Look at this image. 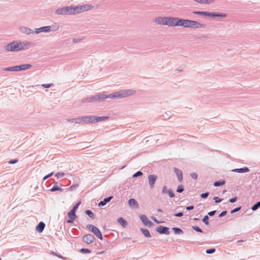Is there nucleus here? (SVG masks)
<instances>
[{
	"label": "nucleus",
	"mask_w": 260,
	"mask_h": 260,
	"mask_svg": "<svg viewBox=\"0 0 260 260\" xmlns=\"http://www.w3.org/2000/svg\"><path fill=\"white\" fill-rule=\"evenodd\" d=\"M168 193L171 198H173L174 197V193L171 189L168 190Z\"/></svg>",
	"instance_id": "obj_40"
},
{
	"label": "nucleus",
	"mask_w": 260,
	"mask_h": 260,
	"mask_svg": "<svg viewBox=\"0 0 260 260\" xmlns=\"http://www.w3.org/2000/svg\"><path fill=\"white\" fill-rule=\"evenodd\" d=\"M85 213L87 215H88L90 217L93 218L94 215L92 212L91 210H87L85 211Z\"/></svg>",
	"instance_id": "obj_31"
},
{
	"label": "nucleus",
	"mask_w": 260,
	"mask_h": 260,
	"mask_svg": "<svg viewBox=\"0 0 260 260\" xmlns=\"http://www.w3.org/2000/svg\"><path fill=\"white\" fill-rule=\"evenodd\" d=\"M226 211H222L219 215V217H222L223 216H224L226 214Z\"/></svg>",
	"instance_id": "obj_52"
},
{
	"label": "nucleus",
	"mask_w": 260,
	"mask_h": 260,
	"mask_svg": "<svg viewBox=\"0 0 260 260\" xmlns=\"http://www.w3.org/2000/svg\"><path fill=\"white\" fill-rule=\"evenodd\" d=\"M112 198H113L112 197H108L104 200V202L105 203H107L110 202L111 201V200L112 199Z\"/></svg>",
	"instance_id": "obj_43"
},
{
	"label": "nucleus",
	"mask_w": 260,
	"mask_h": 260,
	"mask_svg": "<svg viewBox=\"0 0 260 260\" xmlns=\"http://www.w3.org/2000/svg\"><path fill=\"white\" fill-rule=\"evenodd\" d=\"M184 190V187L182 185H179L178 186L177 192H182Z\"/></svg>",
	"instance_id": "obj_30"
},
{
	"label": "nucleus",
	"mask_w": 260,
	"mask_h": 260,
	"mask_svg": "<svg viewBox=\"0 0 260 260\" xmlns=\"http://www.w3.org/2000/svg\"><path fill=\"white\" fill-rule=\"evenodd\" d=\"M106 203H105V202H104V201H101V202H100L99 203V206H104L105 205H106Z\"/></svg>",
	"instance_id": "obj_55"
},
{
	"label": "nucleus",
	"mask_w": 260,
	"mask_h": 260,
	"mask_svg": "<svg viewBox=\"0 0 260 260\" xmlns=\"http://www.w3.org/2000/svg\"><path fill=\"white\" fill-rule=\"evenodd\" d=\"M140 219L143 222V224L145 225L152 226V223L151 221H150L148 218L144 215H142L140 216Z\"/></svg>",
	"instance_id": "obj_17"
},
{
	"label": "nucleus",
	"mask_w": 260,
	"mask_h": 260,
	"mask_svg": "<svg viewBox=\"0 0 260 260\" xmlns=\"http://www.w3.org/2000/svg\"><path fill=\"white\" fill-rule=\"evenodd\" d=\"M174 171L175 173H176V175L178 177V179L179 181V182H182L183 180V176H182V173L181 170L179 169L174 168Z\"/></svg>",
	"instance_id": "obj_20"
},
{
	"label": "nucleus",
	"mask_w": 260,
	"mask_h": 260,
	"mask_svg": "<svg viewBox=\"0 0 260 260\" xmlns=\"http://www.w3.org/2000/svg\"><path fill=\"white\" fill-rule=\"evenodd\" d=\"M19 30L21 33L26 34L27 35L34 34L35 32V31L31 29L24 26L19 27Z\"/></svg>",
	"instance_id": "obj_11"
},
{
	"label": "nucleus",
	"mask_w": 260,
	"mask_h": 260,
	"mask_svg": "<svg viewBox=\"0 0 260 260\" xmlns=\"http://www.w3.org/2000/svg\"><path fill=\"white\" fill-rule=\"evenodd\" d=\"M158 211H159V212H161L162 211H161V209H158Z\"/></svg>",
	"instance_id": "obj_63"
},
{
	"label": "nucleus",
	"mask_w": 260,
	"mask_h": 260,
	"mask_svg": "<svg viewBox=\"0 0 260 260\" xmlns=\"http://www.w3.org/2000/svg\"><path fill=\"white\" fill-rule=\"evenodd\" d=\"M208 219L209 217L207 215H206L204 216V217L203 219V221L206 224L208 225L209 222H208Z\"/></svg>",
	"instance_id": "obj_34"
},
{
	"label": "nucleus",
	"mask_w": 260,
	"mask_h": 260,
	"mask_svg": "<svg viewBox=\"0 0 260 260\" xmlns=\"http://www.w3.org/2000/svg\"><path fill=\"white\" fill-rule=\"evenodd\" d=\"M81 252H86V253H90V250L88 249H81Z\"/></svg>",
	"instance_id": "obj_51"
},
{
	"label": "nucleus",
	"mask_w": 260,
	"mask_h": 260,
	"mask_svg": "<svg viewBox=\"0 0 260 260\" xmlns=\"http://www.w3.org/2000/svg\"><path fill=\"white\" fill-rule=\"evenodd\" d=\"M193 14L203 15L205 16L208 17H219L221 18H225L227 16V14L226 13H219L217 12H209L206 11H194L193 12Z\"/></svg>",
	"instance_id": "obj_4"
},
{
	"label": "nucleus",
	"mask_w": 260,
	"mask_h": 260,
	"mask_svg": "<svg viewBox=\"0 0 260 260\" xmlns=\"http://www.w3.org/2000/svg\"><path fill=\"white\" fill-rule=\"evenodd\" d=\"M68 216L70 218V220H68V222L69 223H72L73 222V220L76 218V216L75 215V212H74L73 211H71L68 213Z\"/></svg>",
	"instance_id": "obj_23"
},
{
	"label": "nucleus",
	"mask_w": 260,
	"mask_h": 260,
	"mask_svg": "<svg viewBox=\"0 0 260 260\" xmlns=\"http://www.w3.org/2000/svg\"><path fill=\"white\" fill-rule=\"evenodd\" d=\"M135 93V91L133 89H123L118 91L116 92L106 95L105 94H97L94 96L85 98L82 99L83 103H91L93 102L104 101L106 99H121L132 95Z\"/></svg>",
	"instance_id": "obj_1"
},
{
	"label": "nucleus",
	"mask_w": 260,
	"mask_h": 260,
	"mask_svg": "<svg viewBox=\"0 0 260 260\" xmlns=\"http://www.w3.org/2000/svg\"><path fill=\"white\" fill-rule=\"evenodd\" d=\"M208 195H209V193L208 192H206V193H202L201 195V197L202 198H207L208 196Z\"/></svg>",
	"instance_id": "obj_46"
},
{
	"label": "nucleus",
	"mask_w": 260,
	"mask_h": 260,
	"mask_svg": "<svg viewBox=\"0 0 260 260\" xmlns=\"http://www.w3.org/2000/svg\"><path fill=\"white\" fill-rule=\"evenodd\" d=\"M215 212H216V211H211L208 213V215H209L210 216H213L215 214Z\"/></svg>",
	"instance_id": "obj_59"
},
{
	"label": "nucleus",
	"mask_w": 260,
	"mask_h": 260,
	"mask_svg": "<svg viewBox=\"0 0 260 260\" xmlns=\"http://www.w3.org/2000/svg\"><path fill=\"white\" fill-rule=\"evenodd\" d=\"M53 174V173L52 172L50 174H49L48 175L45 176L44 178H43V180H45L46 179H47V178H48L49 177H51L52 175Z\"/></svg>",
	"instance_id": "obj_45"
},
{
	"label": "nucleus",
	"mask_w": 260,
	"mask_h": 260,
	"mask_svg": "<svg viewBox=\"0 0 260 260\" xmlns=\"http://www.w3.org/2000/svg\"><path fill=\"white\" fill-rule=\"evenodd\" d=\"M48 28H50V29L49 30V32H50L51 31H55L59 29V25L58 24L54 23V24H52L51 25L48 26Z\"/></svg>",
	"instance_id": "obj_22"
},
{
	"label": "nucleus",
	"mask_w": 260,
	"mask_h": 260,
	"mask_svg": "<svg viewBox=\"0 0 260 260\" xmlns=\"http://www.w3.org/2000/svg\"><path fill=\"white\" fill-rule=\"evenodd\" d=\"M224 184H225V181H221L215 182L214 183V185L215 186H219L223 185Z\"/></svg>",
	"instance_id": "obj_29"
},
{
	"label": "nucleus",
	"mask_w": 260,
	"mask_h": 260,
	"mask_svg": "<svg viewBox=\"0 0 260 260\" xmlns=\"http://www.w3.org/2000/svg\"><path fill=\"white\" fill-rule=\"evenodd\" d=\"M240 207L236 208L233 209V210H232L231 211V213H234L235 212H238V211L240 210Z\"/></svg>",
	"instance_id": "obj_47"
},
{
	"label": "nucleus",
	"mask_w": 260,
	"mask_h": 260,
	"mask_svg": "<svg viewBox=\"0 0 260 260\" xmlns=\"http://www.w3.org/2000/svg\"><path fill=\"white\" fill-rule=\"evenodd\" d=\"M154 222H155L156 223H162L163 222L161 221V222H159L157 220V219H156L155 217L152 216L151 217V218Z\"/></svg>",
	"instance_id": "obj_50"
},
{
	"label": "nucleus",
	"mask_w": 260,
	"mask_h": 260,
	"mask_svg": "<svg viewBox=\"0 0 260 260\" xmlns=\"http://www.w3.org/2000/svg\"><path fill=\"white\" fill-rule=\"evenodd\" d=\"M79 41H80V40H79V39H77V38H74V39H73V42L74 43H77V42H78Z\"/></svg>",
	"instance_id": "obj_60"
},
{
	"label": "nucleus",
	"mask_w": 260,
	"mask_h": 260,
	"mask_svg": "<svg viewBox=\"0 0 260 260\" xmlns=\"http://www.w3.org/2000/svg\"><path fill=\"white\" fill-rule=\"evenodd\" d=\"M75 7L76 9V14H79L82 12L91 10L94 8V7L90 4L78 5L75 6Z\"/></svg>",
	"instance_id": "obj_8"
},
{
	"label": "nucleus",
	"mask_w": 260,
	"mask_h": 260,
	"mask_svg": "<svg viewBox=\"0 0 260 260\" xmlns=\"http://www.w3.org/2000/svg\"><path fill=\"white\" fill-rule=\"evenodd\" d=\"M191 176L192 178L197 179L198 177V175L196 173H192V174H191Z\"/></svg>",
	"instance_id": "obj_44"
},
{
	"label": "nucleus",
	"mask_w": 260,
	"mask_h": 260,
	"mask_svg": "<svg viewBox=\"0 0 260 260\" xmlns=\"http://www.w3.org/2000/svg\"><path fill=\"white\" fill-rule=\"evenodd\" d=\"M50 28H48V26H42L40 28H35V32L37 34H38L40 32H49V30Z\"/></svg>",
	"instance_id": "obj_18"
},
{
	"label": "nucleus",
	"mask_w": 260,
	"mask_h": 260,
	"mask_svg": "<svg viewBox=\"0 0 260 260\" xmlns=\"http://www.w3.org/2000/svg\"><path fill=\"white\" fill-rule=\"evenodd\" d=\"M0 260H1V258L0 257Z\"/></svg>",
	"instance_id": "obj_64"
},
{
	"label": "nucleus",
	"mask_w": 260,
	"mask_h": 260,
	"mask_svg": "<svg viewBox=\"0 0 260 260\" xmlns=\"http://www.w3.org/2000/svg\"><path fill=\"white\" fill-rule=\"evenodd\" d=\"M3 70L5 71H10V72L15 71L14 66L4 68V69H3Z\"/></svg>",
	"instance_id": "obj_33"
},
{
	"label": "nucleus",
	"mask_w": 260,
	"mask_h": 260,
	"mask_svg": "<svg viewBox=\"0 0 260 260\" xmlns=\"http://www.w3.org/2000/svg\"><path fill=\"white\" fill-rule=\"evenodd\" d=\"M232 171L238 173H243L248 172L249 171V170L247 167H245L243 168L233 169Z\"/></svg>",
	"instance_id": "obj_21"
},
{
	"label": "nucleus",
	"mask_w": 260,
	"mask_h": 260,
	"mask_svg": "<svg viewBox=\"0 0 260 260\" xmlns=\"http://www.w3.org/2000/svg\"><path fill=\"white\" fill-rule=\"evenodd\" d=\"M173 230L174 231V233L176 234H180L183 233V231L182 230L177 228H173Z\"/></svg>",
	"instance_id": "obj_28"
},
{
	"label": "nucleus",
	"mask_w": 260,
	"mask_h": 260,
	"mask_svg": "<svg viewBox=\"0 0 260 260\" xmlns=\"http://www.w3.org/2000/svg\"><path fill=\"white\" fill-rule=\"evenodd\" d=\"M186 19L176 17L175 26H181L185 28Z\"/></svg>",
	"instance_id": "obj_13"
},
{
	"label": "nucleus",
	"mask_w": 260,
	"mask_h": 260,
	"mask_svg": "<svg viewBox=\"0 0 260 260\" xmlns=\"http://www.w3.org/2000/svg\"><path fill=\"white\" fill-rule=\"evenodd\" d=\"M153 21L157 24L166 25V17H157L153 19Z\"/></svg>",
	"instance_id": "obj_10"
},
{
	"label": "nucleus",
	"mask_w": 260,
	"mask_h": 260,
	"mask_svg": "<svg viewBox=\"0 0 260 260\" xmlns=\"http://www.w3.org/2000/svg\"><path fill=\"white\" fill-rule=\"evenodd\" d=\"M17 162H18V160L17 159H15L14 160H10V161H9V164H13L16 163Z\"/></svg>",
	"instance_id": "obj_54"
},
{
	"label": "nucleus",
	"mask_w": 260,
	"mask_h": 260,
	"mask_svg": "<svg viewBox=\"0 0 260 260\" xmlns=\"http://www.w3.org/2000/svg\"><path fill=\"white\" fill-rule=\"evenodd\" d=\"M78 208V207L77 206L75 205L71 210L73 211L74 212H76V210H77Z\"/></svg>",
	"instance_id": "obj_57"
},
{
	"label": "nucleus",
	"mask_w": 260,
	"mask_h": 260,
	"mask_svg": "<svg viewBox=\"0 0 260 260\" xmlns=\"http://www.w3.org/2000/svg\"><path fill=\"white\" fill-rule=\"evenodd\" d=\"M215 251V249L212 248V249H207L206 252L208 254H211V253H214Z\"/></svg>",
	"instance_id": "obj_39"
},
{
	"label": "nucleus",
	"mask_w": 260,
	"mask_h": 260,
	"mask_svg": "<svg viewBox=\"0 0 260 260\" xmlns=\"http://www.w3.org/2000/svg\"><path fill=\"white\" fill-rule=\"evenodd\" d=\"M64 174L63 173H58L56 174L57 177H61L63 176Z\"/></svg>",
	"instance_id": "obj_48"
},
{
	"label": "nucleus",
	"mask_w": 260,
	"mask_h": 260,
	"mask_svg": "<svg viewBox=\"0 0 260 260\" xmlns=\"http://www.w3.org/2000/svg\"><path fill=\"white\" fill-rule=\"evenodd\" d=\"M31 67V65L30 64H23L20 66H14V69L15 72H18L27 70L30 68Z\"/></svg>",
	"instance_id": "obj_12"
},
{
	"label": "nucleus",
	"mask_w": 260,
	"mask_h": 260,
	"mask_svg": "<svg viewBox=\"0 0 260 260\" xmlns=\"http://www.w3.org/2000/svg\"><path fill=\"white\" fill-rule=\"evenodd\" d=\"M5 49L7 51L18 52L19 47L18 41L11 42L5 46Z\"/></svg>",
	"instance_id": "obj_7"
},
{
	"label": "nucleus",
	"mask_w": 260,
	"mask_h": 260,
	"mask_svg": "<svg viewBox=\"0 0 260 260\" xmlns=\"http://www.w3.org/2000/svg\"><path fill=\"white\" fill-rule=\"evenodd\" d=\"M192 229L195 230L197 232H200V233H202V230L198 226H193L192 227Z\"/></svg>",
	"instance_id": "obj_38"
},
{
	"label": "nucleus",
	"mask_w": 260,
	"mask_h": 260,
	"mask_svg": "<svg viewBox=\"0 0 260 260\" xmlns=\"http://www.w3.org/2000/svg\"><path fill=\"white\" fill-rule=\"evenodd\" d=\"M128 204L130 206H134L136 207H138V204L136 200L134 199H131L128 201Z\"/></svg>",
	"instance_id": "obj_25"
},
{
	"label": "nucleus",
	"mask_w": 260,
	"mask_h": 260,
	"mask_svg": "<svg viewBox=\"0 0 260 260\" xmlns=\"http://www.w3.org/2000/svg\"><path fill=\"white\" fill-rule=\"evenodd\" d=\"M215 2V0H204V4H210Z\"/></svg>",
	"instance_id": "obj_37"
},
{
	"label": "nucleus",
	"mask_w": 260,
	"mask_h": 260,
	"mask_svg": "<svg viewBox=\"0 0 260 260\" xmlns=\"http://www.w3.org/2000/svg\"><path fill=\"white\" fill-rule=\"evenodd\" d=\"M259 207H260V201L257 202L256 204L253 205L252 207V210L253 211L256 210Z\"/></svg>",
	"instance_id": "obj_32"
},
{
	"label": "nucleus",
	"mask_w": 260,
	"mask_h": 260,
	"mask_svg": "<svg viewBox=\"0 0 260 260\" xmlns=\"http://www.w3.org/2000/svg\"><path fill=\"white\" fill-rule=\"evenodd\" d=\"M94 237L91 234H87L83 237V241L89 244L93 242Z\"/></svg>",
	"instance_id": "obj_16"
},
{
	"label": "nucleus",
	"mask_w": 260,
	"mask_h": 260,
	"mask_svg": "<svg viewBox=\"0 0 260 260\" xmlns=\"http://www.w3.org/2000/svg\"><path fill=\"white\" fill-rule=\"evenodd\" d=\"M185 28H205L206 24L201 23L198 21L186 19Z\"/></svg>",
	"instance_id": "obj_5"
},
{
	"label": "nucleus",
	"mask_w": 260,
	"mask_h": 260,
	"mask_svg": "<svg viewBox=\"0 0 260 260\" xmlns=\"http://www.w3.org/2000/svg\"><path fill=\"white\" fill-rule=\"evenodd\" d=\"M166 25L171 27H175V23L176 22V17L167 16L166 17Z\"/></svg>",
	"instance_id": "obj_15"
},
{
	"label": "nucleus",
	"mask_w": 260,
	"mask_h": 260,
	"mask_svg": "<svg viewBox=\"0 0 260 260\" xmlns=\"http://www.w3.org/2000/svg\"><path fill=\"white\" fill-rule=\"evenodd\" d=\"M87 228L89 229L92 233H93L94 235L100 240L103 239L102 233L98 228L92 224L87 225Z\"/></svg>",
	"instance_id": "obj_9"
},
{
	"label": "nucleus",
	"mask_w": 260,
	"mask_h": 260,
	"mask_svg": "<svg viewBox=\"0 0 260 260\" xmlns=\"http://www.w3.org/2000/svg\"><path fill=\"white\" fill-rule=\"evenodd\" d=\"M214 200H215V202L216 203H218L222 201V199H220L218 197H215L214 198Z\"/></svg>",
	"instance_id": "obj_42"
},
{
	"label": "nucleus",
	"mask_w": 260,
	"mask_h": 260,
	"mask_svg": "<svg viewBox=\"0 0 260 260\" xmlns=\"http://www.w3.org/2000/svg\"><path fill=\"white\" fill-rule=\"evenodd\" d=\"M162 192L163 193H166L167 192H168V191H167V186H164L162 188Z\"/></svg>",
	"instance_id": "obj_49"
},
{
	"label": "nucleus",
	"mask_w": 260,
	"mask_h": 260,
	"mask_svg": "<svg viewBox=\"0 0 260 260\" xmlns=\"http://www.w3.org/2000/svg\"><path fill=\"white\" fill-rule=\"evenodd\" d=\"M193 206H188L186 207V209L187 210H192L193 209Z\"/></svg>",
	"instance_id": "obj_58"
},
{
	"label": "nucleus",
	"mask_w": 260,
	"mask_h": 260,
	"mask_svg": "<svg viewBox=\"0 0 260 260\" xmlns=\"http://www.w3.org/2000/svg\"><path fill=\"white\" fill-rule=\"evenodd\" d=\"M141 231L146 237H150L151 236L149 231L147 229H141Z\"/></svg>",
	"instance_id": "obj_27"
},
{
	"label": "nucleus",
	"mask_w": 260,
	"mask_h": 260,
	"mask_svg": "<svg viewBox=\"0 0 260 260\" xmlns=\"http://www.w3.org/2000/svg\"><path fill=\"white\" fill-rule=\"evenodd\" d=\"M156 231L160 234H169V228L167 227L159 226L157 228Z\"/></svg>",
	"instance_id": "obj_19"
},
{
	"label": "nucleus",
	"mask_w": 260,
	"mask_h": 260,
	"mask_svg": "<svg viewBox=\"0 0 260 260\" xmlns=\"http://www.w3.org/2000/svg\"><path fill=\"white\" fill-rule=\"evenodd\" d=\"M236 201H237V198H234L231 199L230 200V202L231 203H234V202H235Z\"/></svg>",
	"instance_id": "obj_56"
},
{
	"label": "nucleus",
	"mask_w": 260,
	"mask_h": 260,
	"mask_svg": "<svg viewBox=\"0 0 260 260\" xmlns=\"http://www.w3.org/2000/svg\"><path fill=\"white\" fill-rule=\"evenodd\" d=\"M142 174H142V173L141 172L138 171V172H137V173H136L135 174H134L133 177L135 178V177H138L139 176H141V175H142Z\"/></svg>",
	"instance_id": "obj_41"
},
{
	"label": "nucleus",
	"mask_w": 260,
	"mask_h": 260,
	"mask_svg": "<svg viewBox=\"0 0 260 260\" xmlns=\"http://www.w3.org/2000/svg\"><path fill=\"white\" fill-rule=\"evenodd\" d=\"M80 204H81V201H79V202H78L77 203V204H76L75 205H76V206H77L78 207V206H79Z\"/></svg>",
	"instance_id": "obj_61"
},
{
	"label": "nucleus",
	"mask_w": 260,
	"mask_h": 260,
	"mask_svg": "<svg viewBox=\"0 0 260 260\" xmlns=\"http://www.w3.org/2000/svg\"><path fill=\"white\" fill-rule=\"evenodd\" d=\"M174 216H177V217H181V216H183V213L179 212V213H176L174 215Z\"/></svg>",
	"instance_id": "obj_53"
},
{
	"label": "nucleus",
	"mask_w": 260,
	"mask_h": 260,
	"mask_svg": "<svg viewBox=\"0 0 260 260\" xmlns=\"http://www.w3.org/2000/svg\"><path fill=\"white\" fill-rule=\"evenodd\" d=\"M45 223L43 222H40L39 224L36 226V230L40 232V233H41L43 232L44 228H45Z\"/></svg>",
	"instance_id": "obj_24"
},
{
	"label": "nucleus",
	"mask_w": 260,
	"mask_h": 260,
	"mask_svg": "<svg viewBox=\"0 0 260 260\" xmlns=\"http://www.w3.org/2000/svg\"><path fill=\"white\" fill-rule=\"evenodd\" d=\"M109 118L108 116L98 117L87 116L82 118L81 121L84 123H95L100 121L105 120Z\"/></svg>",
	"instance_id": "obj_3"
},
{
	"label": "nucleus",
	"mask_w": 260,
	"mask_h": 260,
	"mask_svg": "<svg viewBox=\"0 0 260 260\" xmlns=\"http://www.w3.org/2000/svg\"><path fill=\"white\" fill-rule=\"evenodd\" d=\"M18 43L19 47V51L27 50L29 49L30 47L34 46L35 45L33 42L28 41H18Z\"/></svg>",
	"instance_id": "obj_6"
},
{
	"label": "nucleus",
	"mask_w": 260,
	"mask_h": 260,
	"mask_svg": "<svg viewBox=\"0 0 260 260\" xmlns=\"http://www.w3.org/2000/svg\"><path fill=\"white\" fill-rule=\"evenodd\" d=\"M148 182L151 188H153L154 184L157 180V176L155 175H150L148 177Z\"/></svg>",
	"instance_id": "obj_14"
},
{
	"label": "nucleus",
	"mask_w": 260,
	"mask_h": 260,
	"mask_svg": "<svg viewBox=\"0 0 260 260\" xmlns=\"http://www.w3.org/2000/svg\"><path fill=\"white\" fill-rule=\"evenodd\" d=\"M53 84L49 83V84H42V86L45 88H48L50 87Z\"/></svg>",
	"instance_id": "obj_36"
},
{
	"label": "nucleus",
	"mask_w": 260,
	"mask_h": 260,
	"mask_svg": "<svg viewBox=\"0 0 260 260\" xmlns=\"http://www.w3.org/2000/svg\"><path fill=\"white\" fill-rule=\"evenodd\" d=\"M55 13L57 15H74L76 14V9L75 6H66L62 8L57 9L55 10Z\"/></svg>",
	"instance_id": "obj_2"
},
{
	"label": "nucleus",
	"mask_w": 260,
	"mask_h": 260,
	"mask_svg": "<svg viewBox=\"0 0 260 260\" xmlns=\"http://www.w3.org/2000/svg\"><path fill=\"white\" fill-rule=\"evenodd\" d=\"M117 220L118 222L120 223V224L123 227L127 224L126 221L122 217L118 218Z\"/></svg>",
	"instance_id": "obj_26"
},
{
	"label": "nucleus",
	"mask_w": 260,
	"mask_h": 260,
	"mask_svg": "<svg viewBox=\"0 0 260 260\" xmlns=\"http://www.w3.org/2000/svg\"><path fill=\"white\" fill-rule=\"evenodd\" d=\"M56 190H61V189L58 186H54L51 189V191H55Z\"/></svg>",
	"instance_id": "obj_35"
},
{
	"label": "nucleus",
	"mask_w": 260,
	"mask_h": 260,
	"mask_svg": "<svg viewBox=\"0 0 260 260\" xmlns=\"http://www.w3.org/2000/svg\"><path fill=\"white\" fill-rule=\"evenodd\" d=\"M80 204H81V201H79V202H78L77 203V204H76L75 205H76V206H77L78 207V206H79Z\"/></svg>",
	"instance_id": "obj_62"
}]
</instances>
